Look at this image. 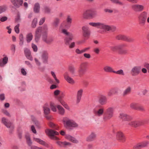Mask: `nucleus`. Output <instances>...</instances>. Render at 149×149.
<instances>
[{
	"instance_id": "nucleus-43",
	"label": "nucleus",
	"mask_w": 149,
	"mask_h": 149,
	"mask_svg": "<svg viewBox=\"0 0 149 149\" xmlns=\"http://www.w3.org/2000/svg\"><path fill=\"white\" fill-rule=\"evenodd\" d=\"M49 125L50 127L55 130H58V127L56 126L55 124L52 122H50L49 124Z\"/></svg>"
},
{
	"instance_id": "nucleus-26",
	"label": "nucleus",
	"mask_w": 149,
	"mask_h": 149,
	"mask_svg": "<svg viewBox=\"0 0 149 149\" xmlns=\"http://www.w3.org/2000/svg\"><path fill=\"white\" fill-rule=\"evenodd\" d=\"M132 88L130 86H128L123 91L122 95L123 97L129 95L131 93Z\"/></svg>"
},
{
	"instance_id": "nucleus-8",
	"label": "nucleus",
	"mask_w": 149,
	"mask_h": 149,
	"mask_svg": "<svg viewBox=\"0 0 149 149\" xmlns=\"http://www.w3.org/2000/svg\"><path fill=\"white\" fill-rule=\"evenodd\" d=\"M131 10L135 12H142L144 9V6L139 4H132L131 5Z\"/></svg>"
},
{
	"instance_id": "nucleus-54",
	"label": "nucleus",
	"mask_w": 149,
	"mask_h": 149,
	"mask_svg": "<svg viewBox=\"0 0 149 149\" xmlns=\"http://www.w3.org/2000/svg\"><path fill=\"white\" fill-rule=\"evenodd\" d=\"M19 24H18L16 25L15 27V32L17 33H19Z\"/></svg>"
},
{
	"instance_id": "nucleus-63",
	"label": "nucleus",
	"mask_w": 149,
	"mask_h": 149,
	"mask_svg": "<svg viewBox=\"0 0 149 149\" xmlns=\"http://www.w3.org/2000/svg\"><path fill=\"white\" fill-rule=\"evenodd\" d=\"M7 120L5 117H3L1 119V122L4 125L7 122Z\"/></svg>"
},
{
	"instance_id": "nucleus-36",
	"label": "nucleus",
	"mask_w": 149,
	"mask_h": 149,
	"mask_svg": "<svg viewBox=\"0 0 149 149\" xmlns=\"http://www.w3.org/2000/svg\"><path fill=\"white\" fill-rule=\"evenodd\" d=\"M33 36L31 33H30L27 34L26 36V40L27 43H29L32 40Z\"/></svg>"
},
{
	"instance_id": "nucleus-1",
	"label": "nucleus",
	"mask_w": 149,
	"mask_h": 149,
	"mask_svg": "<svg viewBox=\"0 0 149 149\" xmlns=\"http://www.w3.org/2000/svg\"><path fill=\"white\" fill-rule=\"evenodd\" d=\"M126 46L125 44H120L115 46H111L109 47L111 50L113 51H117L118 54L120 55H125L128 54V50L123 47Z\"/></svg>"
},
{
	"instance_id": "nucleus-32",
	"label": "nucleus",
	"mask_w": 149,
	"mask_h": 149,
	"mask_svg": "<svg viewBox=\"0 0 149 149\" xmlns=\"http://www.w3.org/2000/svg\"><path fill=\"white\" fill-rule=\"evenodd\" d=\"M64 77L65 80L69 83L73 84L74 81L73 79L68 75L67 73H66L64 75Z\"/></svg>"
},
{
	"instance_id": "nucleus-24",
	"label": "nucleus",
	"mask_w": 149,
	"mask_h": 149,
	"mask_svg": "<svg viewBox=\"0 0 149 149\" xmlns=\"http://www.w3.org/2000/svg\"><path fill=\"white\" fill-rule=\"evenodd\" d=\"M24 52L26 56L28 59L31 61L33 60V58L31 55V52L29 50L26 48L24 50Z\"/></svg>"
},
{
	"instance_id": "nucleus-51",
	"label": "nucleus",
	"mask_w": 149,
	"mask_h": 149,
	"mask_svg": "<svg viewBox=\"0 0 149 149\" xmlns=\"http://www.w3.org/2000/svg\"><path fill=\"white\" fill-rule=\"evenodd\" d=\"M47 32L45 31L42 34V38L43 40L45 42V41L47 39Z\"/></svg>"
},
{
	"instance_id": "nucleus-27",
	"label": "nucleus",
	"mask_w": 149,
	"mask_h": 149,
	"mask_svg": "<svg viewBox=\"0 0 149 149\" xmlns=\"http://www.w3.org/2000/svg\"><path fill=\"white\" fill-rule=\"evenodd\" d=\"M56 143L61 147L65 146H70L71 145V143H70L67 142L66 141L62 142L60 141H57L56 142Z\"/></svg>"
},
{
	"instance_id": "nucleus-53",
	"label": "nucleus",
	"mask_w": 149,
	"mask_h": 149,
	"mask_svg": "<svg viewBox=\"0 0 149 149\" xmlns=\"http://www.w3.org/2000/svg\"><path fill=\"white\" fill-rule=\"evenodd\" d=\"M27 142L28 145L30 146L32 144V142L31 140V139L29 137H28L26 138Z\"/></svg>"
},
{
	"instance_id": "nucleus-20",
	"label": "nucleus",
	"mask_w": 149,
	"mask_h": 149,
	"mask_svg": "<svg viewBox=\"0 0 149 149\" xmlns=\"http://www.w3.org/2000/svg\"><path fill=\"white\" fill-rule=\"evenodd\" d=\"M45 132L51 137L54 136L55 135H58L59 134L57 132L49 129L46 130Z\"/></svg>"
},
{
	"instance_id": "nucleus-17",
	"label": "nucleus",
	"mask_w": 149,
	"mask_h": 149,
	"mask_svg": "<svg viewBox=\"0 0 149 149\" xmlns=\"http://www.w3.org/2000/svg\"><path fill=\"white\" fill-rule=\"evenodd\" d=\"M11 2L16 8H19L23 3V0H10Z\"/></svg>"
},
{
	"instance_id": "nucleus-55",
	"label": "nucleus",
	"mask_w": 149,
	"mask_h": 149,
	"mask_svg": "<svg viewBox=\"0 0 149 149\" xmlns=\"http://www.w3.org/2000/svg\"><path fill=\"white\" fill-rule=\"evenodd\" d=\"M40 144L47 148L49 147V145L42 140L41 142L40 143Z\"/></svg>"
},
{
	"instance_id": "nucleus-50",
	"label": "nucleus",
	"mask_w": 149,
	"mask_h": 149,
	"mask_svg": "<svg viewBox=\"0 0 149 149\" xmlns=\"http://www.w3.org/2000/svg\"><path fill=\"white\" fill-rule=\"evenodd\" d=\"M113 73L121 75H125V74L123 72V70L122 69H120L117 71H114L113 72Z\"/></svg>"
},
{
	"instance_id": "nucleus-5",
	"label": "nucleus",
	"mask_w": 149,
	"mask_h": 149,
	"mask_svg": "<svg viewBox=\"0 0 149 149\" xmlns=\"http://www.w3.org/2000/svg\"><path fill=\"white\" fill-rule=\"evenodd\" d=\"M63 123L65 127H78V125L75 123L71 121V120L67 117H64L63 119Z\"/></svg>"
},
{
	"instance_id": "nucleus-49",
	"label": "nucleus",
	"mask_w": 149,
	"mask_h": 149,
	"mask_svg": "<svg viewBox=\"0 0 149 149\" xmlns=\"http://www.w3.org/2000/svg\"><path fill=\"white\" fill-rule=\"evenodd\" d=\"M50 107L51 110L55 112L56 111V107L54 105V103L51 102L50 104Z\"/></svg>"
},
{
	"instance_id": "nucleus-10",
	"label": "nucleus",
	"mask_w": 149,
	"mask_h": 149,
	"mask_svg": "<svg viewBox=\"0 0 149 149\" xmlns=\"http://www.w3.org/2000/svg\"><path fill=\"white\" fill-rule=\"evenodd\" d=\"M141 68L140 66H135L134 67L131 71V74L133 76L138 75L141 72Z\"/></svg>"
},
{
	"instance_id": "nucleus-64",
	"label": "nucleus",
	"mask_w": 149,
	"mask_h": 149,
	"mask_svg": "<svg viewBox=\"0 0 149 149\" xmlns=\"http://www.w3.org/2000/svg\"><path fill=\"white\" fill-rule=\"evenodd\" d=\"M7 19L8 18L6 16H4L1 18L0 21L2 22H4L6 21Z\"/></svg>"
},
{
	"instance_id": "nucleus-22",
	"label": "nucleus",
	"mask_w": 149,
	"mask_h": 149,
	"mask_svg": "<svg viewBox=\"0 0 149 149\" xmlns=\"http://www.w3.org/2000/svg\"><path fill=\"white\" fill-rule=\"evenodd\" d=\"M73 38V36L72 34H70L69 35L66 36L64 39L65 44L67 45H69Z\"/></svg>"
},
{
	"instance_id": "nucleus-62",
	"label": "nucleus",
	"mask_w": 149,
	"mask_h": 149,
	"mask_svg": "<svg viewBox=\"0 0 149 149\" xmlns=\"http://www.w3.org/2000/svg\"><path fill=\"white\" fill-rule=\"evenodd\" d=\"M3 113L6 115V116L9 117H10L11 116L9 113L8 111L6 110H4L3 111Z\"/></svg>"
},
{
	"instance_id": "nucleus-46",
	"label": "nucleus",
	"mask_w": 149,
	"mask_h": 149,
	"mask_svg": "<svg viewBox=\"0 0 149 149\" xmlns=\"http://www.w3.org/2000/svg\"><path fill=\"white\" fill-rule=\"evenodd\" d=\"M41 37V34L35 33V40L37 43L39 41Z\"/></svg>"
},
{
	"instance_id": "nucleus-4",
	"label": "nucleus",
	"mask_w": 149,
	"mask_h": 149,
	"mask_svg": "<svg viewBox=\"0 0 149 149\" xmlns=\"http://www.w3.org/2000/svg\"><path fill=\"white\" fill-rule=\"evenodd\" d=\"M96 13L95 11L91 10H88L84 12L83 17L86 19H91L94 18L96 15Z\"/></svg>"
},
{
	"instance_id": "nucleus-13",
	"label": "nucleus",
	"mask_w": 149,
	"mask_h": 149,
	"mask_svg": "<svg viewBox=\"0 0 149 149\" xmlns=\"http://www.w3.org/2000/svg\"><path fill=\"white\" fill-rule=\"evenodd\" d=\"M89 24L91 26L95 27H97L98 28L102 29H104L106 28L107 26H105L103 23L100 22H90Z\"/></svg>"
},
{
	"instance_id": "nucleus-3",
	"label": "nucleus",
	"mask_w": 149,
	"mask_h": 149,
	"mask_svg": "<svg viewBox=\"0 0 149 149\" xmlns=\"http://www.w3.org/2000/svg\"><path fill=\"white\" fill-rule=\"evenodd\" d=\"M114 108L113 107L108 108L104 112L103 116V119L106 121L110 119L113 116Z\"/></svg>"
},
{
	"instance_id": "nucleus-45",
	"label": "nucleus",
	"mask_w": 149,
	"mask_h": 149,
	"mask_svg": "<svg viewBox=\"0 0 149 149\" xmlns=\"http://www.w3.org/2000/svg\"><path fill=\"white\" fill-rule=\"evenodd\" d=\"M43 108L44 113L45 115H47L49 113L50 109L49 108L45 107H43Z\"/></svg>"
},
{
	"instance_id": "nucleus-37",
	"label": "nucleus",
	"mask_w": 149,
	"mask_h": 149,
	"mask_svg": "<svg viewBox=\"0 0 149 149\" xmlns=\"http://www.w3.org/2000/svg\"><path fill=\"white\" fill-rule=\"evenodd\" d=\"M19 45L20 46L23 45L24 42V39L23 35L22 34H20L19 35Z\"/></svg>"
},
{
	"instance_id": "nucleus-41",
	"label": "nucleus",
	"mask_w": 149,
	"mask_h": 149,
	"mask_svg": "<svg viewBox=\"0 0 149 149\" xmlns=\"http://www.w3.org/2000/svg\"><path fill=\"white\" fill-rule=\"evenodd\" d=\"M37 23V19L36 18H34L31 24V27L33 28H35L36 26Z\"/></svg>"
},
{
	"instance_id": "nucleus-60",
	"label": "nucleus",
	"mask_w": 149,
	"mask_h": 149,
	"mask_svg": "<svg viewBox=\"0 0 149 149\" xmlns=\"http://www.w3.org/2000/svg\"><path fill=\"white\" fill-rule=\"evenodd\" d=\"M45 17H43L41 18L39 22V25H42L44 23V22H45Z\"/></svg>"
},
{
	"instance_id": "nucleus-12",
	"label": "nucleus",
	"mask_w": 149,
	"mask_h": 149,
	"mask_svg": "<svg viewBox=\"0 0 149 149\" xmlns=\"http://www.w3.org/2000/svg\"><path fill=\"white\" fill-rule=\"evenodd\" d=\"M119 90V88L117 87L112 88L110 89L108 92L107 96L110 97L114 94H117L118 93Z\"/></svg>"
},
{
	"instance_id": "nucleus-35",
	"label": "nucleus",
	"mask_w": 149,
	"mask_h": 149,
	"mask_svg": "<svg viewBox=\"0 0 149 149\" xmlns=\"http://www.w3.org/2000/svg\"><path fill=\"white\" fill-rule=\"evenodd\" d=\"M103 69L105 72H113L114 71L111 67L108 66L104 67Z\"/></svg>"
},
{
	"instance_id": "nucleus-44",
	"label": "nucleus",
	"mask_w": 149,
	"mask_h": 149,
	"mask_svg": "<svg viewBox=\"0 0 149 149\" xmlns=\"http://www.w3.org/2000/svg\"><path fill=\"white\" fill-rule=\"evenodd\" d=\"M112 3L118 4L120 5L123 6V3L120 1L119 0H110Z\"/></svg>"
},
{
	"instance_id": "nucleus-11",
	"label": "nucleus",
	"mask_w": 149,
	"mask_h": 149,
	"mask_svg": "<svg viewBox=\"0 0 149 149\" xmlns=\"http://www.w3.org/2000/svg\"><path fill=\"white\" fill-rule=\"evenodd\" d=\"M119 117L124 121H129L133 119L131 116L123 113H120Z\"/></svg>"
},
{
	"instance_id": "nucleus-48",
	"label": "nucleus",
	"mask_w": 149,
	"mask_h": 149,
	"mask_svg": "<svg viewBox=\"0 0 149 149\" xmlns=\"http://www.w3.org/2000/svg\"><path fill=\"white\" fill-rule=\"evenodd\" d=\"M53 41V39L52 37H49L45 42L46 43L49 44H51Z\"/></svg>"
},
{
	"instance_id": "nucleus-33",
	"label": "nucleus",
	"mask_w": 149,
	"mask_h": 149,
	"mask_svg": "<svg viewBox=\"0 0 149 149\" xmlns=\"http://www.w3.org/2000/svg\"><path fill=\"white\" fill-rule=\"evenodd\" d=\"M59 113L61 115H63L65 113V110L64 109L61 105H58L57 107Z\"/></svg>"
},
{
	"instance_id": "nucleus-47",
	"label": "nucleus",
	"mask_w": 149,
	"mask_h": 149,
	"mask_svg": "<svg viewBox=\"0 0 149 149\" xmlns=\"http://www.w3.org/2000/svg\"><path fill=\"white\" fill-rule=\"evenodd\" d=\"M44 10L45 13L49 14L50 13L51 10L49 7L45 6L44 7Z\"/></svg>"
},
{
	"instance_id": "nucleus-21",
	"label": "nucleus",
	"mask_w": 149,
	"mask_h": 149,
	"mask_svg": "<svg viewBox=\"0 0 149 149\" xmlns=\"http://www.w3.org/2000/svg\"><path fill=\"white\" fill-rule=\"evenodd\" d=\"M104 108L101 107L97 110H94L93 112L94 113L96 116L100 117L103 114L104 115Z\"/></svg>"
},
{
	"instance_id": "nucleus-34",
	"label": "nucleus",
	"mask_w": 149,
	"mask_h": 149,
	"mask_svg": "<svg viewBox=\"0 0 149 149\" xmlns=\"http://www.w3.org/2000/svg\"><path fill=\"white\" fill-rule=\"evenodd\" d=\"M40 6L38 3H36L34 6L33 11L35 13H38L39 12Z\"/></svg>"
},
{
	"instance_id": "nucleus-28",
	"label": "nucleus",
	"mask_w": 149,
	"mask_h": 149,
	"mask_svg": "<svg viewBox=\"0 0 149 149\" xmlns=\"http://www.w3.org/2000/svg\"><path fill=\"white\" fill-rule=\"evenodd\" d=\"M83 90L81 89L78 91L77 95V103H78L80 101L82 95Z\"/></svg>"
},
{
	"instance_id": "nucleus-58",
	"label": "nucleus",
	"mask_w": 149,
	"mask_h": 149,
	"mask_svg": "<svg viewBox=\"0 0 149 149\" xmlns=\"http://www.w3.org/2000/svg\"><path fill=\"white\" fill-rule=\"evenodd\" d=\"M41 29H42V27L41 26H39L36 29V31L35 33H38V34H40V33L41 32Z\"/></svg>"
},
{
	"instance_id": "nucleus-31",
	"label": "nucleus",
	"mask_w": 149,
	"mask_h": 149,
	"mask_svg": "<svg viewBox=\"0 0 149 149\" xmlns=\"http://www.w3.org/2000/svg\"><path fill=\"white\" fill-rule=\"evenodd\" d=\"M65 138L74 143H77L78 141L76 139L69 135H66Z\"/></svg>"
},
{
	"instance_id": "nucleus-52",
	"label": "nucleus",
	"mask_w": 149,
	"mask_h": 149,
	"mask_svg": "<svg viewBox=\"0 0 149 149\" xmlns=\"http://www.w3.org/2000/svg\"><path fill=\"white\" fill-rule=\"evenodd\" d=\"M6 7L4 6H0V14L4 12L6 10Z\"/></svg>"
},
{
	"instance_id": "nucleus-38",
	"label": "nucleus",
	"mask_w": 149,
	"mask_h": 149,
	"mask_svg": "<svg viewBox=\"0 0 149 149\" xmlns=\"http://www.w3.org/2000/svg\"><path fill=\"white\" fill-rule=\"evenodd\" d=\"M105 26H107L106 28L104 29L107 30L108 31L111 30L112 31H114L116 29V27L115 26H109L105 25Z\"/></svg>"
},
{
	"instance_id": "nucleus-19",
	"label": "nucleus",
	"mask_w": 149,
	"mask_h": 149,
	"mask_svg": "<svg viewBox=\"0 0 149 149\" xmlns=\"http://www.w3.org/2000/svg\"><path fill=\"white\" fill-rule=\"evenodd\" d=\"M107 101V97L103 95H100L98 100L99 103L102 105L105 104Z\"/></svg>"
},
{
	"instance_id": "nucleus-57",
	"label": "nucleus",
	"mask_w": 149,
	"mask_h": 149,
	"mask_svg": "<svg viewBox=\"0 0 149 149\" xmlns=\"http://www.w3.org/2000/svg\"><path fill=\"white\" fill-rule=\"evenodd\" d=\"M32 47L33 49L34 52H36L38 50V47L36 45L32 43Z\"/></svg>"
},
{
	"instance_id": "nucleus-18",
	"label": "nucleus",
	"mask_w": 149,
	"mask_h": 149,
	"mask_svg": "<svg viewBox=\"0 0 149 149\" xmlns=\"http://www.w3.org/2000/svg\"><path fill=\"white\" fill-rule=\"evenodd\" d=\"M96 138V134L94 132H91L86 138V141L88 142H91L95 140Z\"/></svg>"
},
{
	"instance_id": "nucleus-14",
	"label": "nucleus",
	"mask_w": 149,
	"mask_h": 149,
	"mask_svg": "<svg viewBox=\"0 0 149 149\" xmlns=\"http://www.w3.org/2000/svg\"><path fill=\"white\" fill-rule=\"evenodd\" d=\"M130 107L133 109L136 110H139L141 111H144L143 108L140 106L138 103L133 102L130 105Z\"/></svg>"
},
{
	"instance_id": "nucleus-16",
	"label": "nucleus",
	"mask_w": 149,
	"mask_h": 149,
	"mask_svg": "<svg viewBox=\"0 0 149 149\" xmlns=\"http://www.w3.org/2000/svg\"><path fill=\"white\" fill-rule=\"evenodd\" d=\"M117 139L120 141L124 142L125 141V138L123 134L121 132H118L116 134Z\"/></svg>"
},
{
	"instance_id": "nucleus-30",
	"label": "nucleus",
	"mask_w": 149,
	"mask_h": 149,
	"mask_svg": "<svg viewBox=\"0 0 149 149\" xmlns=\"http://www.w3.org/2000/svg\"><path fill=\"white\" fill-rule=\"evenodd\" d=\"M8 58L7 56L3 57L2 60L0 59V67H3L8 62Z\"/></svg>"
},
{
	"instance_id": "nucleus-61",
	"label": "nucleus",
	"mask_w": 149,
	"mask_h": 149,
	"mask_svg": "<svg viewBox=\"0 0 149 149\" xmlns=\"http://www.w3.org/2000/svg\"><path fill=\"white\" fill-rule=\"evenodd\" d=\"M62 33L66 35L67 36L69 35L71 33H70L69 32H68L65 29H63L62 30Z\"/></svg>"
},
{
	"instance_id": "nucleus-42",
	"label": "nucleus",
	"mask_w": 149,
	"mask_h": 149,
	"mask_svg": "<svg viewBox=\"0 0 149 149\" xmlns=\"http://www.w3.org/2000/svg\"><path fill=\"white\" fill-rule=\"evenodd\" d=\"M69 70L72 74H74L75 72V68L73 66H70L69 67Z\"/></svg>"
},
{
	"instance_id": "nucleus-29",
	"label": "nucleus",
	"mask_w": 149,
	"mask_h": 149,
	"mask_svg": "<svg viewBox=\"0 0 149 149\" xmlns=\"http://www.w3.org/2000/svg\"><path fill=\"white\" fill-rule=\"evenodd\" d=\"M42 58L44 63H47L48 59V54L46 52H44L42 54Z\"/></svg>"
},
{
	"instance_id": "nucleus-25",
	"label": "nucleus",
	"mask_w": 149,
	"mask_h": 149,
	"mask_svg": "<svg viewBox=\"0 0 149 149\" xmlns=\"http://www.w3.org/2000/svg\"><path fill=\"white\" fill-rule=\"evenodd\" d=\"M67 22L65 26L67 28H69L71 26L72 23V19L70 15H68L66 19Z\"/></svg>"
},
{
	"instance_id": "nucleus-2",
	"label": "nucleus",
	"mask_w": 149,
	"mask_h": 149,
	"mask_svg": "<svg viewBox=\"0 0 149 149\" xmlns=\"http://www.w3.org/2000/svg\"><path fill=\"white\" fill-rule=\"evenodd\" d=\"M148 13L146 11L140 13L137 17L139 24L141 26H144L146 24L147 18Z\"/></svg>"
},
{
	"instance_id": "nucleus-59",
	"label": "nucleus",
	"mask_w": 149,
	"mask_h": 149,
	"mask_svg": "<svg viewBox=\"0 0 149 149\" xmlns=\"http://www.w3.org/2000/svg\"><path fill=\"white\" fill-rule=\"evenodd\" d=\"M33 122H34L35 125H36L38 127H40V124L39 122L36 120H33Z\"/></svg>"
},
{
	"instance_id": "nucleus-39",
	"label": "nucleus",
	"mask_w": 149,
	"mask_h": 149,
	"mask_svg": "<svg viewBox=\"0 0 149 149\" xmlns=\"http://www.w3.org/2000/svg\"><path fill=\"white\" fill-rule=\"evenodd\" d=\"M141 148L146 147L149 144V142L148 141H143L141 143H139Z\"/></svg>"
},
{
	"instance_id": "nucleus-9",
	"label": "nucleus",
	"mask_w": 149,
	"mask_h": 149,
	"mask_svg": "<svg viewBox=\"0 0 149 149\" xmlns=\"http://www.w3.org/2000/svg\"><path fill=\"white\" fill-rule=\"evenodd\" d=\"M82 29L83 31L82 33L83 36L84 37L85 40L88 39L90 35V31L89 28L86 26H83Z\"/></svg>"
},
{
	"instance_id": "nucleus-7",
	"label": "nucleus",
	"mask_w": 149,
	"mask_h": 149,
	"mask_svg": "<svg viewBox=\"0 0 149 149\" xmlns=\"http://www.w3.org/2000/svg\"><path fill=\"white\" fill-rule=\"evenodd\" d=\"M88 63L86 62L82 63L80 65L78 70V72L80 76L84 74L86 72Z\"/></svg>"
},
{
	"instance_id": "nucleus-23",
	"label": "nucleus",
	"mask_w": 149,
	"mask_h": 149,
	"mask_svg": "<svg viewBox=\"0 0 149 149\" xmlns=\"http://www.w3.org/2000/svg\"><path fill=\"white\" fill-rule=\"evenodd\" d=\"M4 125L7 127L10 128L9 133L10 134H12L14 128V126L13 124L10 122H8Z\"/></svg>"
},
{
	"instance_id": "nucleus-56",
	"label": "nucleus",
	"mask_w": 149,
	"mask_h": 149,
	"mask_svg": "<svg viewBox=\"0 0 149 149\" xmlns=\"http://www.w3.org/2000/svg\"><path fill=\"white\" fill-rule=\"evenodd\" d=\"M141 148L139 143L136 144L133 147V149H140Z\"/></svg>"
},
{
	"instance_id": "nucleus-6",
	"label": "nucleus",
	"mask_w": 149,
	"mask_h": 149,
	"mask_svg": "<svg viewBox=\"0 0 149 149\" xmlns=\"http://www.w3.org/2000/svg\"><path fill=\"white\" fill-rule=\"evenodd\" d=\"M116 39L122 40L129 42H133L135 41L134 38L124 35H119L116 36Z\"/></svg>"
},
{
	"instance_id": "nucleus-40",
	"label": "nucleus",
	"mask_w": 149,
	"mask_h": 149,
	"mask_svg": "<svg viewBox=\"0 0 149 149\" xmlns=\"http://www.w3.org/2000/svg\"><path fill=\"white\" fill-rule=\"evenodd\" d=\"M60 19L57 18H55L53 23V24L55 27H57L59 23Z\"/></svg>"
},
{
	"instance_id": "nucleus-15",
	"label": "nucleus",
	"mask_w": 149,
	"mask_h": 149,
	"mask_svg": "<svg viewBox=\"0 0 149 149\" xmlns=\"http://www.w3.org/2000/svg\"><path fill=\"white\" fill-rule=\"evenodd\" d=\"M129 125L136 127L143 125V121H134L130 122L128 124Z\"/></svg>"
}]
</instances>
